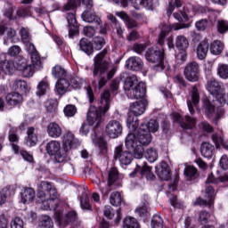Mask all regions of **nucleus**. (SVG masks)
<instances>
[{
	"instance_id": "obj_49",
	"label": "nucleus",
	"mask_w": 228,
	"mask_h": 228,
	"mask_svg": "<svg viewBox=\"0 0 228 228\" xmlns=\"http://www.w3.org/2000/svg\"><path fill=\"white\" fill-rule=\"evenodd\" d=\"M122 194L118 191H114L110 194V202L111 206H120L122 204Z\"/></svg>"
},
{
	"instance_id": "obj_13",
	"label": "nucleus",
	"mask_w": 228,
	"mask_h": 228,
	"mask_svg": "<svg viewBox=\"0 0 228 228\" xmlns=\"http://www.w3.org/2000/svg\"><path fill=\"white\" fill-rule=\"evenodd\" d=\"M184 28H189V26L181 23L164 24L159 36L158 44L163 45L165 44V38L170 31H179V29H184Z\"/></svg>"
},
{
	"instance_id": "obj_54",
	"label": "nucleus",
	"mask_w": 228,
	"mask_h": 228,
	"mask_svg": "<svg viewBox=\"0 0 228 228\" xmlns=\"http://www.w3.org/2000/svg\"><path fill=\"white\" fill-rule=\"evenodd\" d=\"M53 219L49 216H42L38 228H53Z\"/></svg>"
},
{
	"instance_id": "obj_22",
	"label": "nucleus",
	"mask_w": 228,
	"mask_h": 228,
	"mask_svg": "<svg viewBox=\"0 0 228 228\" xmlns=\"http://www.w3.org/2000/svg\"><path fill=\"white\" fill-rule=\"evenodd\" d=\"M79 3H83V4H86L87 9H90L92 8V6H94V1L92 0H88L87 2L86 0H69L68 3L62 6L61 11L72 12L73 10H76V8H77V4H79Z\"/></svg>"
},
{
	"instance_id": "obj_50",
	"label": "nucleus",
	"mask_w": 228,
	"mask_h": 228,
	"mask_svg": "<svg viewBox=\"0 0 228 228\" xmlns=\"http://www.w3.org/2000/svg\"><path fill=\"white\" fill-rule=\"evenodd\" d=\"M69 79H70V83H69L70 91L72 90V88H74V90H79V88H81V86H83V83H85L83 78H81L79 77H70V75H69Z\"/></svg>"
},
{
	"instance_id": "obj_5",
	"label": "nucleus",
	"mask_w": 228,
	"mask_h": 228,
	"mask_svg": "<svg viewBox=\"0 0 228 228\" xmlns=\"http://www.w3.org/2000/svg\"><path fill=\"white\" fill-rule=\"evenodd\" d=\"M138 77L135 75H131L126 77L125 81L124 88L127 93V95L131 97V99H143L145 97V94L147 92L146 85L144 82H139ZM136 85L134 88L133 86Z\"/></svg>"
},
{
	"instance_id": "obj_34",
	"label": "nucleus",
	"mask_w": 228,
	"mask_h": 228,
	"mask_svg": "<svg viewBox=\"0 0 228 228\" xmlns=\"http://www.w3.org/2000/svg\"><path fill=\"white\" fill-rule=\"evenodd\" d=\"M52 76L58 80L70 77L67 69H65L61 65H55L52 68Z\"/></svg>"
},
{
	"instance_id": "obj_9",
	"label": "nucleus",
	"mask_w": 228,
	"mask_h": 228,
	"mask_svg": "<svg viewBox=\"0 0 228 228\" xmlns=\"http://www.w3.org/2000/svg\"><path fill=\"white\" fill-rule=\"evenodd\" d=\"M31 58V63L28 64V60L26 58L21 57L20 60L18 61V69L20 70L23 77H32L33 74H35V69L37 70H40L42 69V60L39 55V65L37 66L35 61H33V56L29 54Z\"/></svg>"
},
{
	"instance_id": "obj_20",
	"label": "nucleus",
	"mask_w": 228,
	"mask_h": 228,
	"mask_svg": "<svg viewBox=\"0 0 228 228\" xmlns=\"http://www.w3.org/2000/svg\"><path fill=\"white\" fill-rule=\"evenodd\" d=\"M139 99L142 100L130 105V113H132L134 117H140V115H143V113H145V108H147V100L145 97Z\"/></svg>"
},
{
	"instance_id": "obj_25",
	"label": "nucleus",
	"mask_w": 228,
	"mask_h": 228,
	"mask_svg": "<svg viewBox=\"0 0 228 228\" xmlns=\"http://www.w3.org/2000/svg\"><path fill=\"white\" fill-rule=\"evenodd\" d=\"M46 133L50 138H60L63 134V128L58 123L51 122L46 126Z\"/></svg>"
},
{
	"instance_id": "obj_64",
	"label": "nucleus",
	"mask_w": 228,
	"mask_h": 228,
	"mask_svg": "<svg viewBox=\"0 0 228 228\" xmlns=\"http://www.w3.org/2000/svg\"><path fill=\"white\" fill-rule=\"evenodd\" d=\"M217 31L218 33H227L228 22L225 20H219L217 22Z\"/></svg>"
},
{
	"instance_id": "obj_26",
	"label": "nucleus",
	"mask_w": 228,
	"mask_h": 228,
	"mask_svg": "<svg viewBox=\"0 0 228 228\" xmlns=\"http://www.w3.org/2000/svg\"><path fill=\"white\" fill-rule=\"evenodd\" d=\"M157 175L162 181H170L172 179V174L170 173V167L166 162H162L157 168Z\"/></svg>"
},
{
	"instance_id": "obj_1",
	"label": "nucleus",
	"mask_w": 228,
	"mask_h": 228,
	"mask_svg": "<svg viewBox=\"0 0 228 228\" xmlns=\"http://www.w3.org/2000/svg\"><path fill=\"white\" fill-rule=\"evenodd\" d=\"M110 90H105L101 95V101L99 108L95 106H90L87 112V122L90 126H94V128L91 134V140L96 147H99L102 151H106V141L99 126L104 122V116L110 110V104H111V99L110 98Z\"/></svg>"
},
{
	"instance_id": "obj_47",
	"label": "nucleus",
	"mask_w": 228,
	"mask_h": 228,
	"mask_svg": "<svg viewBox=\"0 0 228 228\" xmlns=\"http://www.w3.org/2000/svg\"><path fill=\"white\" fill-rule=\"evenodd\" d=\"M123 228H140V224L136 218L127 216L123 221Z\"/></svg>"
},
{
	"instance_id": "obj_59",
	"label": "nucleus",
	"mask_w": 228,
	"mask_h": 228,
	"mask_svg": "<svg viewBox=\"0 0 228 228\" xmlns=\"http://www.w3.org/2000/svg\"><path fill=\"white\" fill-rule=\"evenodd\" d=\"M48 89L49 83L45 80H42L37 86V95H45Z\"/></svg>"
},
{
	"instance_id": "obj_45",
	"label": "nucleus",
	"mask_w": 228,
	"mask_h": 228,
	"mask_svg": "<svg viewBox=\"0 0 228 228\" xmlns=\"http://www.w3.org/2000/svg\"><path fill=\"white\" fill-rule=\"evenodd\" d=\"M135 213L138 214L141 218H142L143 222H145L147 216H149V203L146 202L139 206L135 209Z\"/></svg>"
},
{
	"instance_id": "obj_48",
	"label": "nucleus",
	"mask_w": 228,
	"mask_h": 228,
	"mask_svg": "<svg viewBox=\"0 0 228 228\" xmlns=\"http://www.w3.org/2000/svg\"><path fill=\"white\" fill-rule=\"evenodd\" d=\"M224 51V43L219 40L214 41L210 45V53L218 55Z\"/></svg>"
},
{
	"instance_id": "obj_31",
	"label": "nucleus",
	"mask_w": 228,
	"mask_h": 228,
	"mask_svg": "<svg viewBox=\"0 0 228 228\" xmlns=\"http://www.w3.org/2000/svg\"><path fill=\"white\" fill-rule=\"evenodd\" d=\"M38 143V133L35 127H28L27 130V141L28 147H35Z\"/></svg>"
},
{
	"instance_id": "obj_44",
	"label": "nucleus",
	"mask_w": 228,
	"mask_h": 228,
	"mask_svg": "<svg viewBox=\"0 0 228 228\" xmlns=\"http://www.w3.org/2000/svg\"><path fill=\"white\" fill-rule=\"evenodd\" d=\"M185 177L188 179V181H191L193 179H197L199 173L197 172V169L193 166H187L184 168L183 172Z\"/></svg>"
},
{
	"instance_id": "obj_37",
	"label": "nucleus",
	"mask_w": 228,
	"mask_h": 228,
	"mask_svg": "<svg viewBox=\"0 0 228 228\" xmlns=\"http://www.w3.org/2000/svg\"><path fill=\"white\" fill-rule=\"evenodd\" d=\"M126 126L131 134H135L138 131V118L134 116L133 113L129 112L126 119Z\"/></svg>"
},
{
	"instance_id": "obj_52",
	"label": "nucleus",
	"mask_w": 228,
	"mask_h": 228,
	"mask_svg": "<svg viewBox=\"0 0 228 228\" xmlns=\"http://www.w3.org/2000/svg\"><path fill=\"white\" fill-rule=\"evenodd\" d=\"M13 88L20 94H26L28 92V83L24 80H16L13 84Z\"/></svg>"
},
{
	"instance_id": "obj_10",
	"label": "nucleus",
	"mask_w": 228,
	"mask_h": 228,
	"mask_svg": "<svg viewBox=\"0 0 228 228\" xmlns=\"http://www.w3.org/2000/svg\"><path fill=\"white\" fill-rule=\"evenodd\" d=\"M20 35L23 44H26L28 53L32 55V61L38 67V65H40V53H38V51H37L35 45L31 43V37L29 36V32H28V29L23 28L20 29Z\"/></svg>"
},
{
	"instance_id": "obj_42",
	"label": "nucleus",
	"mask_w": 228,
	"mask_h": 228,
	"mask_svg": "<svg viewBox=\"0 0 228 228\" xmlns=\"http://www.w3.org/2000/svg\"><path fill=\"white\" fill-rule=\"evenodd\" d=\"M190 46L188 38L183 35H179L175 37V47L179 51H186V48Z\"/></svg>"
},
{
	"instance_id": "obj_29",
	"label": "nucleus",
	"mask_w": 228,
	"mask_h": 228,
	"mask_svg": "<svg viewBox=\"0 0 228 228\" xmlns=\"http://www.w3.org/2000/svg\"><path fill=\"white\" fill-rule=\"evenodd\" d=\"M138 172H140L142 177H146L148 180L154 179V177H156V175L151 172V168L148 166L140 167L139 165H137L134 172L129 174V177H134Z\"/></svg>"
},
{
	"instance_id": "obj_12",
	"label": "nucleus",
	"mask_w": 228,
	"mask_h": 228,
	"mask_svg": "<svg viewBox=\"0 0 228 228\" xmlns=\"http://www.w3.org/2000/svg\"><path fill=\"white\" fill-rule=\"evenodd\" d=\"M50 195H58L56 186L51 182L43 181L37 186V197L45 199Z\"/></svg>"
},
{
	"instance_id": "obj_35",
	"label": "nucleus",
	"mask_w": 228,
	"mask_h": 228,
	"mask_svg": "<svg viewBox=\"0 0 228 228\" xmlns=\"http://www.w3.org/2000/svg\"><path fill=\"white\" fill-rule=\"evenodd\" d=\"M126 65L130 70H141L143 67V61L140 57H130L126 61Z\"/></svg>"
},
{
	"instance_id": "obj_3",
	"label": "nucleus",
	"mask_w": 228,
	"mask_h": 228,
	"mask_svg": "<svg viewBox=\"0 0 228 228\" xmlns=\"http://www.w3.org/2000/svg\"><path fill=\"white\" fill-rule=\"evenodd\" d=\"M152 142V134L149 131L147 125L142 124L134 134H128L126 139V147L128 151H133L135 159L143 158V145H150Z\"/></svg>"
},
{
	"instance_id": "obj_11",
	"label": "nucleus",
	"mask_w": 228,
	"mask_h": 228,
	"mask_svg": "<svg viewBox=\"0 0 228 228\" xmlns=\"http://www.w3.org/2000/svg\"><path fill=\"white\" fill-rule=\"evenodd\" d=\"M5 101L6 104L4 106V101L0 98V111H4V108L6 110H12V108H15L18 104L22 103V94L17 92L10 93L6 95Z\"/></svg>"
},
{
	"instance_id": "obj_15",
	"label": "nucleus",
	"mask_w": 228,
	"mask_h": 228,
	"mask_svg": "<svg viewBox=\"0 0 228 228\" xmlns=\"http://www.w3.org/2000/svg\"><path fill=\"white\" fill-rule=\"evenodd\" d=\"M114 158L119 161L120 165H131L133 161V154L127 151H124L122 145L117 146L114 151Z\"/></svg>"
},
{
	"instance_id": "obj_46",
	"label": "nucleus",
	"mask_w": 228,
	"mask_h": 228,
	"mask_svg": "<svg viewBox=\"0 0 228 228\" xmlns=\"http://www.w3.org/2000/svg\"><path fill=\"white\" fill-rule=\"evenodd\" d=\"M45 108H46V111H48V113H55L56 110H58V100L48 99L45 102Z\"/></svg>"
},
{
	"instance_id": "obj_56",
	"label": "nucleus",
	"mask_w": 228,
	"mask_h": 228,
	"mask_svg": "<svg viewBox=\"0 0 228 228\" xmlns=\"http://www.w3.org/2000/svg\"><path fill=\"white\" fill-rule=\"evenodd\" d=\"M93 49L95 51H101L106 45V40L102 37H94L93 41Z\"/></svg>"
},
{
	"instance_id": "obj_28",
	"label": "nucleus",
	"mask_w": 228,
	"mask_h": 228,
	"mask_svg": "<svg viewBox=\"0 0 228 228\" xmlns=\"http://www.w3.org/2000/svg\"><path fill=\"white\" fill-rule=\"evenodd\" d=\"M0 70L4 76H12L15 72V63L12 60H4L0 61Z\"/></svg>"
},
{
	"instance_id": "obj_36",
	"label": "nucleus",
	"mask_w": 228,
	"mask_h": 228,
	"mask_svg": "<svg viewBox=\"0 0 228 228\" xmlns=\"http://www.w3.org/2000/svg\"><path fill=\"white\" fill-rule=\"evenodd\" d=\"M82 20H84V22H88L89 24H92V22H94L96 26H101V18L95 15V12H94L85 11L82 13Z\"/></svg>"
},
{
	"instance_id": "obj_60",
	"label": "nucleus",
	"mask_w": 228,
	"mask_h": 228,
	"mask_svg": "<svg viewBox=\"0 0 228 228\" xmlns=\"http://www.w3.org/2000/svg\"><path fill=\"white\" fill-rule=\"evenodd\" d=\"M117 179H118V170L116 167H111L109 171V184H113Z\"/></svg>"
},
{
	"instance_id": "obj_8",
	"label": "nucleus",
	"mask_w": 228,
	"mask_h": 228,
	"mask_svg": "<svg viewBox=\"0 0 228 228\" xmlns=\"http://www.w3.org/2000/svg\"><path fill=\"white\" fill-rule=\"evenodd\" d=\"M45 151L49 156H54L57 163H64L67 160V151L61 150V143L58 141H50L45 146Z\"/></svg>"
},
{
	"instance_id": "obj_58",
	"label": "nucleus",
	"mask_w": 228,
	"mask_h": 228,
	"mask_svg": "<svg viewBox=\"0 0 228 228\" xmlns=\"http://www.w3.org/2000/svg\"><path fill=\"white\" fill-rule=\"evenodd\" d=\"M80 206L82 209H92V206H90V199L88 198V194L86 192H83L81 195Z\"/></svg>"
},
{
	"instance_id": "obj_16",
	"label": "nucleus",
	"mask_w": 228,
	"mask_h": 228,
	"mask_svg": "<svg viewBox=\"0 0 228 228\" xmlns=\"http://www.w3.org/2000/svg\"><path fill=\"white\" fill-rule=\"evenodd\" d=\"M172 118L174 122H177L182 129H193L197 124L195 118L190 116H185L183 118L181 117V114L177 112L173 113Z\"/></svg>"
},
{
	"instance_id": "obj_53",
	"label": "nucleus",
	"mask_w": 228,
	"mask_h": 228,
	"mask_svg": "<svg viewBox=\"0 0 228 228\" xmlns=\"http://www.w3.org/2000/svg\"><path fill=\"white\" fill-rule=\"evenodd\" d=\"M0 35H5L6 38L12 40L17 35V32L12 28L2 26L0 27Z\"/></svg>"
},
{
	"instance_id": "obj_21",
	"label": "nucleus",
	"mask_w": 228,
	"mask_h": 228,
	"mask_svg": "<svg viewBox=\"0 0 228 228\" xmlns=\"http://www.w3.org/2000/svg\"><path fill=\"white\" fill-rule=\"evenodd\" d=\"M205 195L208 200L199 198L194 202V206H211L215 200V189L211 186L207 187L205 190Z\"/></svg>"
},
{
	"instance_id": "obj_51",
	"label": "nucleus",
	"mask_w": 228,
	"mask_h": 228,
	"mask_svg": "<svg viewBox=\"0 0 228 228\" xmlns=\"http://www.w3.org/2000/svg\"><path fill=\"white\" fill-rule=\"evenodd\" d=\"M212 140L216 147V149H219V147H224L226 151H228V144L227 142H224V138L216 134H214L212 135Z\"/></svg>"
},
{
	"instance_id": "obj_43",
	"label": "nucleus",
	"mask_w": 228,
	"mask_h": 228,
	"mask_svg": "<svg viewBox=\"0 0 228 228\" xmlns=\"http://www.w3.org/2000/svg\"><path fill=\"white\" fill-rule=\"evenodd\" d=\"M79 47L81 51L86 53V54H88V56H90V54H94V45L88 39L82 38L79 43Z\"/></svg>"
},
{
	"instance_id": "obj_63",
	"label": "nucleus",
	"mask_w": 228,
	"mask_h": 228,
	"mask_svg": "<svg viewBox=\"0 0 228 228\" xmlns=\"http://www.w3.org/2000/svg\"><path fill=\"white\" fill-rule=\"evenodd\" d=\"M77 113V109L74 105H67L64 108V115L66 117H74Z\"/></svg>"
},
{
	"instance_id": "obj_62",
	"label": "nucleus",
	"mask_w": 228,
	"mask_h": 228,
	"mask_svg": "<svg viewBox=\"0 0 228 228\" xmlns=\"http://www.w3.org/2000/svg\"><path fill=\"white\" fill-rule=\"evenodd\" d=\"M11 228H24V221L22 218L16 216L11 220Z\"/></svg>"
},
{
	"instance_id": "obj_6",
	"label": "nucleus",
	"mask_w": 228,
	"mask_h": 228,
	"mask_svg": "<svg viewBox=\"0 0 228 228\" xmlns=\"http://www.w3.org/2000/svg\"><path fill=\"white\" fill-rule=\"evenodd\" d=\"M145 58L147 61L154 63L153 70L161 72L165 69V50L159 48H152L146 52Z\"/></svg>"
},
{
	"instance_id": "obj_61",
	"label": "nucleus",
	"mask_w": 228,
	"mask_h": 228,
	"mask_svg": "<svg viewBox=\"0 0 228 228\" xmlns=\"http://www.w3.org/2000/svg\"><path fill=\"white\" fill-rule=\"evenodd\" d=\"M151 227L152 228H163V218L159 215L153 216L151 219Z\"/></svg>"
},
{
	"instance_id": "obj_30",
	"label": "nucleus",
	"mask_w": 228,
	"mask_h": 228,
	"mask_svg": "<svg viewBox=\"0 0 228 228\" xmlns=\"http://www.w3.org/2000/svg\"><path fill=\"white\" fill-rule=\"evenodd\" d=\"M35 190L33 188L25 187L20 192V201L22 204H30L35 200Z\"/></svg>"
},
{
	"instance_id": "obj_24",
	"label": "nucleus",
	"mask_w": 228,
	"mask_h": 228,
	"mask_svg": "<svg viewBox=\"0 0 228 228\" xmlns=\"http://www.w3.org/2000/svg\"><path fill=\"white\" fill-rule=\"evenodd\" d=\"M43 209L54 211V209L58 208V204H60V200H58V194L50 195L46 197V200L42 201Z\"/></svg>"
},
{
	"instance_id": "obj_41",
	"label": "nucleus",
	"mask_w": 228,
	"mask_h": 228,
	"mask_svg": "<svg viewBox=\"0 0 228 228\" xmlns=\"http://www.w3.org/2000/svg\"><path fill=\"white\" fill-rule=\"evenodd\" d=\"M200 152L203 158H212L215 152V146L209 142H203Z\"/></svg>"
},
{
	"instance_id": "obj_23",
	"label": "nucleus",
	"mask_w": 228,
	"mask_h": 228,
	"mask_svg": "<svg viewBox=\"0 0 228 228\" xmlns=\"http://www.w3.org/2000/svg\"><path fill=\"white\" fill-rule=\"evenodd\" d=\"M70 77L61 78L55 83V94L58 95H65L67 92H70Z\"/></svg>"
},
{
	"instance_id": "obj_40",
	"label": "nucleus",
	"mask_w": 228,
	"mask_h": 228,
	"mask_svg": "<svg viewBox=\"0 0 228 228\" xmlns=\"http://www.w3.org/2000/svg\"><path fill=\"white\" fill-rule=\"evenodd\" d=\"M209 49V42L208 39H205L203 42H201L197 48V54L199 60H204L206 58V55L208 54V51Z\"/></svg>"
},
{
	"instance_id": "obj_33",
	"label": "nucleus",
	"mask_w": 228,
	"mask_h": 228,
	"mask_svg": "<svg viewBox=\"0 0 228 228\" xmlns=\"http://www.w3.org/2000/svg\"><path fill=\"white\" fill-rule=\"evenodd\" d=\"M126 6L131 3L135 10L140 8H147V10H152L153 3L152 0H126Z\"/></svg>"
},
{
	"instance_id": "obj_14",
	"label": "nucleus",
	"mask_w": 228,
	"mask_h": 228,
	"mask_svg": "<svg viewBox=\"0 0 228 228\" xmlns=\"http://www.w3.org/2000/svg\"><path fill=\"white\" fill-rule=\"evenodd\" d=\"M200 66L197 61L189 62L184 69L183 76L187 81L191 83L197 82L199 79Z\"/></svg>"
},
{
	"instance_id": "obj_17",
	"label": "nucleus",
	"mask_w": 228,
	"mask_h": 228,
	"mask_svg": "<svg viewBox=\"0 0 228 228\" xmlns=\"http://www.w3.org/2000/svg\"><path fill=\"white\" fill-rule=\"evenodd\" d=\"M105 133L110 138H118L122 134V124L117 120H110L105 126Z\"/></svg>"
},
{
	"instance_id": "obj_27",
	"label": "nucleus",
	"mask_w": 228,
	"mask_h": 228,
	"mask_svg": "<svg viewBox=\"0 0 228 228\" xmlns=\"http://www.w3.org/2000/svg\"><path fill=\"white\" fill-rule=\"evenodd\" d=\"M104 216L109 220H113L114 218V223L118 224L122 220V211L120 209L115 211L111 207L107 206L104 209Z\"/></svg>"
},
{
	"instance_id": "obj_2",
	"label": "nucleus",
	"mask_w": 228,
	"mask_h": 228,
	"mask_svg": "<svg viewBox=\"0 0 228 228\" xmlns=\"http://www.w3.org/2000/svg\"><path fill=\"white\" fill-rule=\"evenodd\" d=\"M208 90L211 95L216 97V100L211 101L209 98H205L203 100L202 108L207 117L214 120L215 124H217L220 118H224V115H225L226 111L224 105H218L220 104L218 99L224 95L225 87H224V84L220 83L216 78H211L208 81Z\"/></svg>"
},
{
	"instance_id": "obj_18",
	"label": "nucleus",
	"mask_w": 228,
	"mask_h": 228,
	"mask_svg": "<svg viewBox=\"0 0 228 228\" xmlns=\"http://www.w3.org/2000/svg\"><path fill=\"white\" fill-rule=\"evenodd\" d=\"M55 220H57L60 225H66V224L77 220V214L76 211H69L64 216L61 211H57L55 212Z\"/></svg>"
},
{
	"instance_id": "obj_39",
	"label": "nucleus",
	"mask_w": 228,
	"mask_h": 228,
	"mask_svg": "<svg viewBox=\"0 0 228 228\" xmlns=\"http://www.w3.org/2000/svg\"><path fill=\"white\" fill-rule=\"evenodd\" d=\"M62 143L64 146V151H69V149H72V146L74 143H76V137L74 136V134L72 132H68L62 139Z\"/></svg>"
},
{
	"instance_id": "obj_57",
	"label": "nucleus",
	"mask_w": 228,
	"mask_h": 228,
	"mask_svg": "<svg viewBox=\"0 0 228 228\" xmlns=\"http://www.w3.org/2000/svg\"><path fill=\"white\" fill-rule=\"evenodd\" d=\"M217 75L221 79H228V65L227 64H218Z\"/></svg>"
},
{
	"instance_id": "obj_7",
	"label": "nucleus",
	"mask_w": 228,
	"mask_h": 228,
	"mask_svg": "<svg viewBox=\"0 0 228 228\" xmlns=\"http://www.w3.org/2000/svg\"><path fill=\"white\" fill-rule=\"evenodd\" d=\"M195 13H208V8L200 5H189L184 6L183 11L174 13V18L178 20V22H188L190 17H193Z\"/></svg>"
},
{
	"instance_id": "obj_19",
	"label": "nucleus",
	"mask_w": 228,
	"mask_h": 228,
	"mask_svg": "<svg viewBox=\"0 0 228 228\" xmlns=\"http://www.w3.org/2000/svg\"><path fill=\"white\" fill-rule=\"evenodd\" d=\"M200 102V95L199 94V89L197 86H193L191 91V96H189L187 99V106L190 113H195V110L193 108H197Z\"/></svg>"
},
{
	"instance_id": "obj_55",
	"label": "nucleus",
	"mask_w": 228,
	"mask_h": 228,
	"mask_svg": "<svg viewBox=\"0 0 228 228\" xmlns=\"http://www.w3.org/2000/svg\"><path fill=\"white\" fill-rule=\"evenodd\" d=\"M144 156L150 163H154L158 159V151L154 148H149L145 153Z\"/></svg>"
},
{
	"instance_id": "obj_32",
	"label": "nucleus",
	"mask_w": 228,
	"mask_h": 228,
	"mask_svg": "<svg viewBox=\"0 0 228 228\" xmlns=\"http://www.w3.org/2000/svg\"><path fill=\"white\" fill-rule=\"evenodd\" d=\"M66 19L68 20L69 28V37H74V35H77V21L76 20V13L68 12L66 15Z\"/></svg>"
},
{
	"instance_id": "obj_38",
	"label": "nucleus",
	"mask_w": 228,
	"mask_h": 228,
	"mask_svg": "<svg viewBox=\"0 0 228 228\" xmlns=\"http://www.w3.org/2000/svg\"><path fill=\"white\" fill-rule=\"evenodd\" d=\"M93 183L98 186V189L103 197H108V195H110V191H111V189H110V186L111 185H110V183L107 185L106 183L102 182L99 177L93 180Z\"/></svg>"
},
{
	"instance_id": "obj_4",
	"label": "nucleus",
	"mask_w": 228,
	"mask_h": 228,
	"mask_svg": "<svg viewBox=\"0 0 228 228\" xmlns=\"http://www.w3.org/2000/svg\"><path fill=\"white\" fill-rule=\"evenodd\" d=\"M108 50L105 48L94 58V76H102L107 79H113L118 68L111 65L110 61L106 60Z\"/></svg>"
}]
</instances>
